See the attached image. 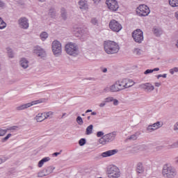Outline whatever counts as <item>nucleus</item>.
Here are the masks:
<instances>
[{"instance_id":"nucleus-27","label":"nucleus","mask_w":178,"mask_h":178,"mask_svg":"<svg viewBox=\"0 0 178 178\" xmlns=\"http://www.w3.org/2000/svg\"><path fill=\"white\" fill-rule=\"evenodd\" d=\"M169 3L172 8H177L178 6V0H169Z\"/></svg>"},{"instance_id":"nucleus-34","label":"nucleus","mask_w":178,"mask_h":178,"mask_svg":"<svg viewBox=\"0 0 178 178\" xmlns=\"http://www.w3.org/2000/svg\"><path fill=\"white\" fill-rule=\"evenodd\" d=\"M55 169V168L52 167V166H49L47 168V169L46 170V176L47 175H51V173H52L54 172V170Z\"/></svg>"},{"instance_id":"nucleus-29","label":"nucleus","mask_w":178,"mask_h":178,"mask_svg":"<svg viewBox=\"0 0 178 178\" xmlns=\"http://www.w3.org/2000/svg\"><path fill=\"white\" fill-rule=\"evenodd\" d=\"M94 126L92 124L89 125L87 128H86V134L88 136H90V134H92V129H93Z\"/></svg>"},{"instance_id":"nucleus-14","label":"nucleus","mask_w":178,"mask_h":178,"mask_svg":"<svg viewBox=\"0 0 178 178\" xmlns=\"http://www.w3.org/2000/svg\"><path fill=\"white\" fill-rule=\"evenodd\" d=\"M163 126V124L159 121L154 123L153 124H150L147 127V131H154L155 130H158V129H161Z\"/></svg>"},{"instance_id":"nucleus-1","label":"nucleus","mask_w":178,"mask_h":178,"mask_svg":"<svg viewBox=\"0 0 178 178\" xmlns=\"http://www.w3.org/2000/svg\"><path fill=\"white\" fill-rule=\"evenodd\" d=\"M104 49L108 55H113V54H118L119 52L120 47L115 41L106 40L104 42Z\"/></svg>"},{"instance_id":"nucleus-59","label":"nucleus","mask_w":178,"mask_h":178,"mask_svg":"<svg viewBox=\"0 0 178 178\" xmlns=\"http://www.w3.org/2000/svg\"><path fill=\"white\" fill-rule=\"evenodd\" d=\"M152 70H153V72H159V67H156Z\"/></svg>"},{"instance_id":"nucleus-60","label":"nucleus","mask_w":178,"mask_h":178,"mask_svg":"<svg viewBox=\"0 0 178 178\" xmlns=\"http://www.w3.org/2000/svg\"><path fill=\"white\" fill-rule=\"evenodd\" d=\"M49 161H51V158H49V157H46V158H45V162H48Z\"/></svg>"},{"instance_id":"nucleus-23","label":"nucleus","mask_w":178,"mask_h":178,"mask_svg":"<svg viewBox=\"0 0 178 178\" xmlns=\"http://www.w3.org/2000/svg\"><path fill=\"white\" fill-rule=\"evenodd\" d=\"M140 134H141V133L138 131L136 132L134 134L128 136L127 140H129L131 141H136V140L138 138V136H140Z\"/></svg>"},{"instance_id":"nucleus-41","label":"nucleus","mask_w":178,"mask_h":178,"mask_svg":"<svg viewBox=\"0 0 178 178\" xmlns=\"http://www.w3.org/2000/svg\"><path fill=\"white\" fill-rule=\"evenodd\" d=\"M44 176H45V170H40L38 173V177H44Z\"/></svg>"},{"instance_id":"nucleus-3","label":"nucleus","mask_w":178,"mask_h":178,"mask_svg":"<svg viewBox=\"0 0 178 178\" xmlns=\"http://www.w3.org/2000/svg\"><path fill=\"white\" fill-rule=\"evenodd\" d=\"M65 51L70 56H77L79 55V46L76 43L69 42L65 47Z\"/></svg>"},{"instance_id":"nucleus-50","label":"nucleus","mask_w":178,"mask_h":178,"mask_svg":"<svg viewBox=\"0 0 178 178\" xmlns=\"http://www.w3.org/2000/svg\"><path fill=\"white\" fill-rule=\"evenodd\" d=\"M168 74H159L157 76V79H161V77H163V79H166Z\"/></svg>"},{"instance_id":"nucleus-49","label":"nucleus","mask_w":178,"mask_h":178,"mask_svg":"<svg viewBox=\"0 0 178 178\" xmlns=\"http://www.w3.org/2000/svg\"><path fill=\"white\" fill-rule=\"evenodd\" d=\"M174 131H176V133H178V122L175 123L174 125Z\"/></svg>"},{"instance_id":"nucleus-43","label":"nucleus","mask_w":178,"mask_h":178,"mask_svg":"<svg viewBox=\"0 0 178 178\" xmlns=\"http://www.w3.org/2000/svg\"><path fill=\"white\" fill-rule=\"evenodd\" d=\"M52 115H54V112L49 111L46 113L45 119H48V118H52Z\"/></svg>"},{"instance_id":"nucleus-9","label":"nucleus","mask_w":178,"mask_h":178,"mask_svg":"<svg viewBox=\"0 0 178 178\" xmlns=\"http://www.w3.org/2000/svg\"><path fill=\"white\" fill-rule=\"evenodd\" d=\"M109 29L114 33H119L123 29L122 24L115 19H111L109 22Z\"/></svg>"},{"instance_id":"nucleus-19","label":"nucleus","mask_w":178,"mask_h":178,"mask_svg":"<svg viewBox=\"0 0 178 178\" xmlns=\"http://www.w3.org/2000/svg\"><path fill=\"white\" fill-rule=\"evenodd\" d=\"M118 83V86H120V90H124L127 86V79H122V81H117Z\"/></svg>"},{"instance_id":"nucleus-10","label":"nucleus","mask_w":178,"mask_h":178,"mask_svg":"<svg viewBox=\"0 0 178 178\" xmlns=\"http://www.w3.org/2000/svg\"><path fill=\"white\" fill-rule=\"evenodd\" d=\"M42 102V99H38V100L33 101L30 103L22 104L16 107V111H24V109H27V108H30L31 106H33V105H37V104H41Z\"/></svg>"},{"instance_id":"nucleus-64","label":"nucleus","mask_w":178,"mask_h":178,"mask_svg":"<svg viewBox=\"0 0 178 178\" xmlns=\"http://www.w3.org/2000/svg\"><path fill=\"white\" fill-rule=\"evenodd\" d=\"M176 47L178 48V40H177Z\"/></svg>"},{"instance_id":"nucleus-57","label":"nucleus","mask_w":178,"mask_h":178,"mask_svg":"<svg viewBox=\"0 0 178 178\" xmlns=\"http://www.w3.org/2000/svg\"><path fill=\"white\" fill-rule=\"evenodd\" d=\"M172 69L174 70V72L177 73V72H178V67H174Z\"/></svg>"},{"instance_id":"nucleus-46","label":"nucleus","mask_w":178,"mask_h":178,"mask_svg":"<svg viewBox=\"0 0 178 178\" xmlns=\"http://www.w3.org/2000/svg\"><path fill=\"white\" fill-rule=\"evenodd\" d=\"M5 6H6V3H5V2H3V1L0 0V8L3 9V8H5Z\"/></svg>"},{"instance_id":"nucleus-48","label":"nucleus","mask_w":178,"mask_h":178,"mask_svg":"<svg viewBox=\"0 0 178 178\" xmlns=\"http://www.w3.org/2000/svg\"><path fill=\"white\" fill-rule=\"evenodd\" d=\"M149 73H154V70H146L144 72V74H149Z\"/></svg>"},{"instance_id":"nucleus-54","label":"nucleus","mask_w":178,"mask_h":178,"mask_svg":"<svg viewBox=\"0 0 178 178\" xmlns=\"http://www.w3.org/2000/svg\"><path fill=\"white\" fill-rule=\"evenodd\" d=\"M104 92H109L111 91V86L110 87H106L104 89Z\"/></svg>"},{"instance_id":"nucleus-40","label":"nucleus","mask_w":178,"mask_h":178,"mask_svg":"<svg viewBox=\"0 0 178 178\" xmlns=\"http://www.w3.org/2000/svg\"><path fill=\"white\" fill-rule=\"evenodd\" d=\"M6 133H8L7 129H0V137H3V136H5V134H6Z\"/></svg>"},{"instance_id":"nucleus-35","label":"nucleus","mask_w":178,"mask_h":178,"mask_svg":"<svg viewBox=\"0 0 178 178\" xmlns=\"http://www.w3.org/2000/svg\"><path fill=\"white\" fill-rule=\"evenodd\" d=\"M12 137V134H8L6 137L1 139V143H6Z\"/></svg>"},{"instance_id":"nucleus-6","label":"nucleus","mask_w":178,"mask_h":178,"mask_svg":"<svg viewBox=\"0 0 178 178\" xmlns=\"http://www.w3.org/2000/svg\"><path fill=\"white\" fill-rule=\"evenodd\" d=\"M107 174L109 178H119L120 177V170L115 165L108 166Z\"/></svg>"},{"instance_id":"nucleus-62","label":"nucleus","mask_w":178,"mask_h":178,"mask_svg":"<svg viewBox=\"0 0 178 178\" xmlns=\"http://www.w3.org/2000/svg\"><path fill=\"white\" fill-rule=\"evenodd\" d=\"M103 73H106L108 72V69L106 68H104L103 70H102Z\"/></svg>"},{"instance_id":"nucleus-33","label":"nucleus","mask_w":178,"mask_h":178,"mask_svg":"<svg viewBox=\"0 0 178 178\" xmlns=\"http://www.w3.org/2000/svg\"><path fill=\"white\" fill-rule=\"evenodd\" d=\"M6 50H7V54H8L9 58H14L15 56L13 54V51H12V49L8 47L6 49Z\"/></svg>"},{"instance_id":"nucleus-52","label":"nucleus","mask_w":178,"mask_h":178,"mask_svg":"<svg viewBox=\"0 0 178 178\" xmlns=\"http://www.w3.org/2000/svg\"><path fill=\"white\" fill-rule=\"evenodd\" d=\"M106 105V103L105 102V100L104 102H102V103L99 104V106L100 108H104V106H105Z\"/></svg>"},{"instance_id":"nucleus-4","label":"nucleus","mask_w":178,"mask_h":178,"mask_svg":"<svg viewBox=\"0 0 178 178\" xmlns=\"http://www.w3.org/2000/svg\"><path fill=\"white\" fill-rule=\"evenodd\" d=\"M116 136H118L117 131L111 132L102 136L99 140V143L102 145H105L106 144H109V143H112V141H115V139L116 138Z\"/></svg>"},{"instance_id":"nucleus-38","label":"nucleus","mask_w":178,"mask_h":178,"mask_svg":"<svg viewBox=\"0 0 178 178\" xmlns=\"http://www.w3.org/2000/svg\"><path fill=\"white\" fill-rule=\"evenodd\" d=\"M76 122L78 123V124H79V126H82L83 122V118H81V116H78L76 118Z\"/></svg>"},{"instance_id":"nucleus-30","label":"nucleus","mask_w":178,"mask_h":178,"mask_svg":"<svg viewBox=\"0 0 178 178\" xmlns=\"http://www.w3.org/2000/svg\"><path fill=\"white\" fill-rule=\"evenodd\" d=\"M143 54V50L136 48L134 49V54L136 56H140Z\"/></svg>"},{"instance_id":"nucleus-31","label":"nucleus","mask_w":178,"mask_h":178,"mask_svg":"<svg viewBox=\"0 0 178 178\" xmlns=\"http://www.w3.org/2000/svg\"><path fill=\"white\" fill-rule=\"evenodd\" d=\"M168 149H173L175 148H178V140L173 143L172 145H168Z\"/></svg>"},{"instance_id":"nucleus-32","label":"nucleus","mask_w":178,"mask_h":178,"mask_svg":"<svg viewBox=\"0 0 178 178\" xmlns=\"http://www.w3.org/2000/svg\"><path fill=\"white\" fill-rule=\"evenodd\" d=\"M133 86H134L133 80L127 79V88H130V87H133Z\"/></svg>"},{"instance_id":"nucleus-24","label":"nucleus","mask_w":178,"mask_h":178,"mask_svg":"<svg viewBox=\"0 0 178 178\" xmlns=\"http://www.w3.org/2000/svg\"><path fill=\"white\" fill-rule=\"evenodd\" d=\"M60 16L63 20H66L67 19V12H66V9H65V8H61Z\"/></svg>"},{"instance_id":"nucleus-21","label":"nucleus","mask_w":178,"mask_h":178,"mask_svg":"<svg viewBox=\"0 0 178 178\" xmlns=\"http://www.w3.org/2000/svg\"><path fill=\"white\" fill-rule=\"evenodd\" d=\"M136 173H138V175H143V173H144V166H143V163H138L137 164Z\"/></svg>"},{"instance_id":"nucleus-18","label":"nucleus","mask_w":178,"mask_h":178,"mask_svg":"<svg viewBox=\"0 0 178 178\" xmlns=\"http://www.w3.org/2000/svg\"><path fill=\"white\" fill-rule=\"evenodd\" d=\"M119 91H122L120 87L119 86V83L116 81L114 84L111 86V92H118Z\"/></svg>"},{"instance_id":"nucleus-39","label":"nucleus","mask_w":178,"mask_h":178,"mask_svg":"<svg viewBox=\"0 0 178 178\" xmlns=\"http://www.w3.org/2000/svg\"><path fill=\"white\" fill-rule=\"evenodd\" d=\"M86 143V138H81L79 141V144L81 147H83V145H85Z\"/></svg>"},{"instance_id":"nucleus-5","label":"nucleus","mask_w":178,"mask_h":178,"mask_svg":"<svg viewBox=\"0 0 178 178\" xmlns=\"http://www.w3.org/2000/svg\"><path fill=\"white\" fill-rule=\"evenodd\" d=\"M132 38L136 44H142L144 41V32L140 29H137L131 33Z\"/></svg>"},{"instance_id":"nucleus-22","label":"nucleus","mask_w":178,"mask_h":178,"mask_svg":"<svg viewBox=\"0 0 178 178\" xmlns=\"http://www.w3.org/2000/svg\"><path fill=\"white\" fill-rule=\"evenodd\" d=\"M19 63L20 66H22L23 69H27V67H29V60L25 58H22Z\"/></svg>"},{"instance_id":"nucleus-15","label":"nucleus","mask_w":178,"mask_h":178,"mask_svg":"<svg viewBox=\"0 0 178 178\" xmlns=\"http://www.w3.org/2000/svg\"><path fill=\"white\" fill-rule=\"evenodd\" d=\"M33 54H35V55H38V56H40L42 58H44V56H42L44 55V50L40 46H36L34 47Z\"/></svg>"},{"instance_id":"nucleus-51","label":"nucleus","mask_w":178,"mask_h":178,"mask_svg":"<svg viewBox=\"0 0 178 178\" xmlns=\"http://www.w3.org/2000/svg\"><path fill=\"white\" fill-rule=\"evenodd\" d=\"M104 132L103 131H98L97 133V137H104Z\"/></svg>"},{"instance_id":"nucleus-20","label":"nucleus","mask_w":178,"mask_h":178,"mask_svg":"<svg viewBox=\"0 0 178 178\" xmlns=\"http://www.w3.org/2000/svg\"><path fill=\"white\" fill-rule=\"evenodd\" d=\"M152 31H153V33H154V35H155L156 37H161V35H162V34H163V32L162 31V29H161V28L156 27V26H154V27L153 28Z\"/></svg>"},{"instance_id":"nucleus-16","label":"nucleus","mask_w":178,"mask_h":178,"mask_svg":"<svg viewBox=\"0 0 178 178\" xmlns=\"http://www.w3.org/2000/svg\"><path fill=\"white\" fill-rule=\"evenodd\" d=\"M115 154H118V149H112L103 152L102 156H103V158H107L108 156L115 155Z\"/></svg>"},{"instance_id":"nucleus-17","label":"nucleus","mask_w":178,"mask_h":178,"mask_svg":"<svg viewBox=\"0 0 178 178\" xmlns=\"http://www.w3.org/2000/svg\"><path fill=\"white\" fill-rule=\"evenodd\" d=\"M80 9L83 10H87L88 9V3L86 0H79L78 2Z\"/></svg>"},{"instance_id":"nucleus-11","label":"nucleus","mask_w":178,"mask_h":178,"mask_svg":"<svg viewBox=\"0 0 178 178\" xmlns=\"http://www.w3.org/2000/svg\"><path fill=\"white\" fill-rule=\"evenodd\" d=\"M106 3L111 12H118L119 9V3L116 0H106Z\"/></svg>"},{"instance_id":"nucleus-44","label":"nucleus","mask_w":178,"mask_h":178,"mask_svg":"<svg viewBox=\"0 0 178 178\" xmlns=\"http://www.w3.org/2000/svg\"><path fill=\"white\" fill-rule=\"evenodd\" d=\"M91 23L92 24H94V26H96V24H98V20L97 18H92Z\"/></svg>"},{"instance_id":"nucleus-63","label":"nucleus","mask_w":178,"mask_h":178,"mask_svg":"<svg viewBox=\"0 0 178 178\" xmlns=\"http://www.w3.org/2000/svg\"><path fill=\"white\" fill-rule=\"evenodd\" d=\"M89 112H92V110L88 109L86 111V113H89Z\"/></svg>"},{"instance_id":"nucleus-56","label":"nucleus","mask_w":178,"mask_h":178,"mask_svg":"<svg viewBox=\"0 0 178 178\" xmlns=\"http://www.w3.org/2000/svg\"><path fill=\"white\" fill-rule=\"evenodd\" d=\"M154 86H155V87H161V83H159V82H156V83H154Z\"/></svg>"},{"instance_id":"nucleus-8","label":"nucleus","mask_w":178,"mask_h":178,"mask_svg":"<svg viewBox=\"0 0 178 178\" xmlns=\"http://www.w3.org/2000/svg\"><path fill=\"white\" fill-rule=\"evenodd\" d=\"M150 12L149 8L145 4L140 5L136 8V13L140 17L148 16Z\"/></svg>"},{"instance_id":"nucleus-7","label":"nucleus","mask_w":178,"mask_h":178,"mask_svg":"<svg viewBox=\"0 0 178 178\" xmlns=\"http://www.w3.org/2000/svg\"><path fill=\"white\" fill-rule=\"evenodd\" d=\"M51 49L55 56H60L62 55V43L58 40L53 41Z\"/></svg>"},{"instance_id":"nucleus-55","label":"nucleus","mask_w":178,"mask_h":178,"mask_svg":"<svg viewBox=\"0 0 178 178\" xmlns=\"http://www.w3.org/2000/svg\"><path fill=\"white\" fill-rule=\"evenodd\" d=\"M52 155H53V156H58V155H60V152H55Z\"/></svg>"},{"instance_id":"nucleus-12","label":"nucleus","mask_w":178,"mask_h":178,"mask_svg":"<svg viewBox=\"0 0 178 178\" xmlns=\"http://www.w3.org/2000/svg\"><path fill=\"white\" fill-rule=\"evenodd\" d=\"M18 24L19 27L20 29H23L24 30H27L29 27V19L26 17H22L18 19Z\"/></svg>"},{"instance_id":"nucleus-53","label":"nucleus","mask_w":178,"mask_h":178,"mask_svg":"<svg viewBox=\"0 0 178 178\" xmlns=\"http://www.w3.org/2000/svg\"><path fill=\"white\" fill-rule=\"evenodd\" d=\"M113 105H115V106H118L119 104V101H118V99H113Z\"/></svg>"},{"instance_id":"nucleus-13","label":"nucleus","mask_w":178,"mask_h":178,"mask_svg":"<svg viewBox=\"0 0 178 178\" xmlns=\"http://www.w3.org/2000/svg\"><path fill=\"white\" fill-rule=\"evenodd\" d=\"M139 88L143 90L146 92H152L155 90V87L149 83H142L139 85Z\"/></svg>"},{"instance_id":"nucleus-58","label":"nucleus","mask_w":178,"mask_h":178,"mask_svg":"<svg viewBox=\"0 0 178 178\" xmlns=\"http://www.w3.org/2000/svg\"><path fill=\"white\" fill-rule=\"evenodd\" d=\"M170 74H175V70H173V68L170 70Z\"/></svg>"},{"instance_id":"nucleus-28","label":"nucleus","mask_w":178,"mask_h":178,"mask_svg":"<svg viewBox=\"0 0 178 178\" xmlns=\"http://www.w3.org/2000/svg\"><path fill=\"white\" fill-rule=\"evenodd\" d=\"M6 29V22H3L2 17H0V30H3Z\"/></svg>"},{"instance_id":"nucleus-25","label":"nucleus","mask_w":178,"mask_h":178,"mask_svg":"<svg viewBox=\"0 0 178 178\" xmlns=\"http://www.w3.org/2000/svg\"><path fill=\"white\" fill-rule=\"evenodd\" d=\"M42 115H44V113H38L35 118V120L37 122H42L43 120H45V118H44Z\"/></svg>"},{"instance_id":"nucleus-2","label":"nucleus","mask_w":178,"mask_h":178,"mask_svg":"<svg viewBox=\"0 0 178 178\" xmlns=\"http://www.w3.org/2000/svg\"><path fill=\"white\" fill-rule=\"evenodd\" d=\"M163 177L175 178L177 176V170L170 163L164 164L162 169Z\"/></svg>"},{"instance_id":"nucleus-61","label":"nucleus","mask_w":178,"mask_h":178,"mask_svg":"<svg viewBox=\"0 0 178 178\" xmlns=\"http://www.w3.org/2000/svg\"><path fill=\"white\" fill-rule=\"evenodd\" d=\"M91 115H92V116H95V115H97V112L93 111L91 113Z\"/></svg>"},{"instance_id":"nucleus-36","label":"nucleus","mask_w":178,"mask_h":178,"mask_svg":"<svg viewBox=\"0 0 178 178\" xmlns=\"http://www.w3.org/2000/svg\"><path fill=\"white\" fill-rule=\"evenodd\" d=\"M44 163H45V157H44L42 160H40L38 162V168H42V166L44 165Z\"/></svg>"},{"instance_id":"nucleus-26","label":"nucleus","mask_w":178,"mask_h":178,"mask_svg":"<svg viewBox=\"0 0 178 178\" xmlns=\"http://www.w3.org/2000/svg\"><path fill=\"white\" fill-rule=\"evenodd\" d=\"M49 15L52 18L56 17V11L55 10V8H51L49 11Z\"/></svg>"},{"instance_id":"nucleus-37","label":"nucleus","mask_w":178,"mask_h":178,"mask_svg":"<svg viewBox=\"0 0 178 178\" xmlns=\"http://www.w3.org/2000/svg\"><path fill=\"white\" fill-rule=\"evenodd\" d=\"M19 127L18 126H13V127H10L6 129L7 131H9V130H10L11 131H15V130L18 129Z\"/></svg>"},{"instance_id":"nucleus-42","label":"nucleus","mask_w":178,"mask_h":178,"mask_svg":"<svg viewBox=\"0 0 178 178\" xmlns=\"http://www.w3.org/2000/svg\"><path fill=\"white\" fill-rule=\"evenodd\" d=\"M104 102H106V104H108L109 102H113V97H108L104 99Z\"/></svg>"},{"instance_id":"nucleus-47","label":"nucleus","mask_w":178,"mask_h":178,"mask_svg":"<svg viewBox=\"0 0 178 178\" xmlns=\"http://www.w3.org/2000/svg\"><path fill=\"white\" fill-rule=\"evenodd\" d=\"M7 159H8V157H3L0 159V165L1 163H4V162H6Z\"/></svg>"},{"instance_id":"nucleus-45","label":"nucleus","mask_w":178,"mask_h":178,"mask_svg":"<svg viewBox=\"0 0 178 178\" xmlns=\"http://www.w3.org/2000/svg\"><path fill=\"white\" fill-rule=\"evenodd\" d=\"M40 38H41L42 41H45V31H43L40 34Z\"/></svg>"}]
</instances>
